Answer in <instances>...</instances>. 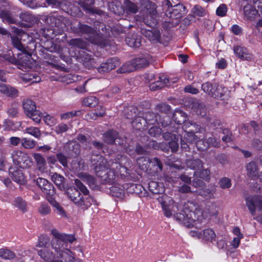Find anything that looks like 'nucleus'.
Segmentation results:
<instances>
[{"label": "nucleus", "mask_w": 262, "mask_h": 262, "mask_svg": "<svg viewBox=\"0 0 262 262\" xmlns=\"http://www.w3.org/2000/svg\"><path fill=\"white\" fill-rule=\"evenodd\" d=\"M51 233L54 236L51 241L47 235L38 237L35 250L39 257L47 262H75V254L64 247L66 243L76 240L74 235L61 233L56 229H52Z\"/></svg>", "instance_id": "f257e3e1"}, {"label": "nucleus", "mask_w": 262, "mask_h": 262, "mask_svg": "<svg viewBox=\"0 0 262 262\" xmlns=\"http://www.w3.org/2000/svg\"><path fill=\"white\" fill-rule=\"evenodd\" d=\"M91 160L96 174L103 177L106 174L108 181L114 180L119 174L126 176L129 174L128 168L132 165L130 160L125 156H121L115 162H107L102 156L96 155L92 156Z\"/></svg>", "instance_id": "f03ea898"}, {"label": "nucleus", "mask_w": 262, "mask_h": 262, "mask_svg": "<svg viewBox=\"0 0 262 262\" xmlns=\"http://www.w3.org/2000/svg\"><path fill=\"white\" fill-rule=\"evenodd\" d=\"M183 211L186 213V216L180 214L177 217L188 227L196 226V222L201 223L203 220L216 216L218 214L217 207L214 204L207 205L202 210L198 204L189 201L184 205Z\"/></svg>", "instance_id": "7ed1b4c3"}, {"label": "nucleus", "mask_w": 262, "mask_h": 262, "mask_svg": "<svg viewBox=\"0 0 262 262\" xmlns=\"http://www.w3.org/2000/svg\"><path fill=\"white\" fill-rule=\"evenodd\" d=\"M160 202L162 209L164 211V214L167 217H170L173 215L174 217L180 222L183 223L179 220L177 217L179 214H184L186 216L185 213L184 212V205L187 203H185L183 206H178L174 201L169 196L166 195H162L158 199Z\"/></svg>", "instance_id": "20e7f679"}, {"label": "nucleus", "mask_w": 262, "mask_h": 262, "mask_svg": "<svg viewBox=\"0 0 262 262\" xmlns=\"http://www.w3.org/2000/svg\"><path fill=\"white\" fill-rule=\"evenodd\" d=\"M142 5L144 9L142 12V16H137L136 20H141L149 27H154L157 24V11L156 5L149 0H142Z\"/></svg>", "instance_id": "39448f33"}, {"label": "nucleus", "mask_w": 262, "mask_h": 262, "mask_svg": "<svg viewBox=\"0 0 262 262\" xmlns=\"http://www.w3.org/2000/svg\"><path fill=\"white\" fill-rule=\"evenodd\" d=\"M67 193L75 205L83 209L87 208L91 204L92 199L89 196L81 195L79 191L74 187H69L67 189Z\"/></svg>", "instance_id": "423d86ee"}, {"label": "nucleus", "mask_w": 262, "mask_h": 262, "mask_svg": "<svg viewBox=\"0 0 262 262\" xmlns=\"http://www.w3.org/2000/svg\"><path fill=\"white\" fill-rule=\"evenodd\" d=\"M184 137L188 142H195L197 147L201 150H204L209 146H216L218 144L216 142V140L212 137L209 138L208 141L204 144L205 141L199 140V138H200V137H198V136L195 135L191 130L188 132L185 131Z\"/></svg>", "instance_id": "0eeeda50"}, {"label": "nucleus", "mask_w": 262, "mask_h": 262, "mask_svg": "<svg viewBox=\"0 0 262 262\" xmlns=\"http://www.w3.org/2000/svg\"><path fill=\"white\" fill-rule=\"evenodd\" d=\"M29 251H20L17 255L7 248L0 249V257L5 260H11L16 258L15 262H27L30 258L27 257Z\"/></svg>", "instance_id": "6e6552de"}, {"label": "nucleus", "mask_w": 262, "mask_h": 262, "mask_svg": "<svg viewBox=\"0 0 262 262\" xmlns=\"http://www.w3.org/2000/svg\"><path fill=\"white\" fill-rule=\"evenodd\" d=\"M79 28L82 35L86 40L95 45H103L102 37L96 30L87 25H80Z\"/></svg>", "instance_id": "1a4fd4ad"}, {"label": "nucleus", "mask_w": 262, "mask_h": 262, "mask_svg": "<svg viewBox=\"0 0 262 262\" xmlns=\"http://www.w3.org/2000/svg\"><path fill=\"white\" fill-rule=\"evenodd\" d=\"M150 62H151V60L149 59V56L143 58H136L132 61L131 66H129L128 64H124L117 71L121 73L130 72L134 69L145 67Z\"/></svg>", "instance_id": "9d476101"}, {"label": "nucleus", "mask_w": 262, "mask_h": 262, "mask_svg": "<svg viewBox=\"0 0 262 262\" xmlns=\"http://www.w3.org/2000/svg\"><path fill=\"white\" fill-rule=\"evenodd\" d=\"M164 9L165 10V15L172 19L180 18L182 14L185 12V7L183 5L178 4L173 7L168 0L164 2Z\"/></svg>", "instance_id": "9b49d317"}, {"label": "nucleus", "mask_w": 262, "mask_h": 262, "mask_svg": "<svg viewBox=\"0 0 262 262\" xmlns=\"http://www.w3.org/2000/svg\"><path fill=\"white\" fill-rule=\"evenodd\" d=\"M13 163L22 168H26L32 165L31 157L25 152L20 150L13 151L11 154Z\"/></svg>", "instance_id": "f8f14e48"}, {"label": "nucleus", "mask_w": 262, "mask_h": 262, "mask_svg": "<svg viewBox=\"0 0 262 262\" xmlns=\"http://www.w3.org/2000/svg\"><path fill=\"white\" fill-rule=\"evenodd\" d=\"M246 204L252 215L255 214V211L262 210V196L259 195L249 196L246 199Z\"/></svg>", "instance_id": "ddd939ff"}, {"label": "nucleus", "mask_w": 262, "mask_h": 262, "mask_svg": "<svg viewBox=\"0 0 262 262\" xmlns=\"http://www.w3.org/2000/svg\"><path fill=\"white\" fill-rule=\"evenodd\" d=\"M108 7L112 12L118 15L123 14V12L124 13H126L127 14H129L135 13L137 11V7L136 5L129 1L125 2L123 9L120 7L119 10V8L114 5L113 4H110Z\"/></svg>", "instance_id": "4468645a"}, {"label": "nucleus", "mask_w": 262, "mask_h": 262, "mask_svg": "<svg viewBox=\"0 0 262 262\" xmlns=\"http://www.w3.org/2000/svg\"><path fill=\"white\" fill-rule=\"evenodd\" d=\"M202 90L206 93L214 98H222L223 95L218 92L223 90L222 85H217L216 83L207 82L202 85Z\"/></svg>", "instance_id": "2eb2a0df"}, {"label": "nucleus", "mask_w": 262, "mask_h": 262, "mask_svg": "<svg viewBox=\"0 0 262 262\" xmlns=\"http://www.w3.org/2000/svg\"><path fill=\"white\" fill-rule=\"evenodd\" d=\"M31 54L24 50L17 53V58L14 59V62L18 66L30 67L31 66Z\"/></svg>", "instance_id": "dca6fc26"}, {"label": "nucleus", "mask_w": 262, "mask_h": 262, "mask_svg": "<svg viewBox=\"0 0 262 262\" xmlns=\"http://www.w3.org/2000/svg\"><path fill=\"white\" fill-rule=\"evenodd\" d=\"M37 184L45 194L48 195H52L53 194V186L46 179L38 178L37 179Z\"/></svg>", "instance_id": "f3484780"}, {"label": "nucleus", "mask_w": 262, "mask_h": 262, "mask_svg": "<svg viewBox=\"0 0 262 262\" xmlns=\"http://www.w3.org/2000/svg\"><path fill=\"white\" fill-rule=\"evenodd\" d=\"M9 174L14 181L19 184H23L26 181L24 173L21 169H15L14 168L11 167L9 169Z\"/></svg>", "instance_id": "a211bd4d"}, {"label": "nucleus", "mask_w": 262, "mask_h": 262, "mask_svg": "<svg viewBox=\"0 0 262 262\" xmlns=\"http://www.w3.org/2000/svg\"><path fill=\"white\" fill-rule=\"evenodd\" d=\"M141 33L150 41L158 42L160 41V32L156 28L151 29H141Z\"/></svg>", "instance_id": "6ab92c4d"}, {"label": "nucleus", "mask_w": 262, "mask_h": 262, "mask_svg": "<svg viewBox=\"0 0 262 262\" xmlns=\"http://www.w3.org/2000/svg\"><path fill=\"white\" fill-rule=\"evenodd\" d=\"M0 93L7 97H16L18 96V91L10 85L0 82Z\"/></svg>", "instance_id": "aec40b11"}, {"label": "nucleus", "mask_w": 262, "mask_h": 262, "mask_svg": "<svg viewBox=\"0 0 262 262\" xmlns=\"http://www.w3.org/2000/svg\"><path fill=\"white\" fill-rule=\"evenodd\" d=\"M234 53L240 59L249 60L251 59V55L247 52L246 49L240 47L235 46L233 48Z\"/></svg>", "instance_id": "412c9836"}, {"label": "nucleus", "mask_w": 262, "mask_h": 262, "mask_svg": "<svg viewBox=\"0 0 262 262\" xmlns=\"http://www.w3.org/2000/svg\"><path fill=\"white\" fill-rule=\"evenodd\" d=\"M80 5L84 9L92 12L93 13H97L99 15H101L102 11L101 10H94L92 7L94 3V0H79Z\"/></svg>", "instance_id": "4be33fe9"}, {"label": "nucleus", "mask_w": 262, "mask_h": 262, "mask_svg": "<svg viewBox=\"0 0 262 262\" xmlns=\"http://www.w3.org/2000/svg\"><path fill=\"white\" fill-rule=\"evenodd\" d=\"M126 43L130 47L138 48L141 45V38L139 35L128 36L125 39Z\"/></svg>", "instance_id": "5701e85b"}, {"label": "nucleus", "mask_w": 262, "mask_h": 262, "mask_svg": "<svg viewBox=\"0 0 262 262\" xmlns=\"http://www.w3.org/2000/svg\"><path fill=\"white\" fill-rule=\"evenodd\" d=\"M202 232V239L207 242L213 243L215 241L216 235L211 229H206Z\"/></svg>", "instance_id": "b1692460"}, {"label": "nucleus", "mask_w": 262, "mask_h": 262, "mask_svg": "<svg viewBox=\"0 0 262 262\" xmlns=\"http://www.w3.org/2000/svg\"><path fill=\"white\" fill-rule=\"evenodd\" d=\"M23 107L27 115L30 114V113L36 110V105L35 103L32 100L29 99H27L24 100L23 102Z\"/></svg>", "instance_id": "393cba45"}, {"label": "nucleus", "mask_w": 262, "mask_h": 262, "mask_svg": "<svg viewBox=\"0 0 262 262\" xmlns=\"http://www.w3.org/2000/svg\"><path fill=\"white\" fill-rule=\"evenodd\" d=\"M52 181L60 190H64V178L63 176L57 173H54L51 176Z\"/></svg>", "instance_id": "a878e982"}, {"label": "nucleus", "mask_w": 262, "mask_h": 262, "mask_svg": "<svg viewBox=\"0 0 262 262\" xmlns=\"http://www.w3.org/2000/svg\"><path fill=\"white\" fill-rule=\"evenodd\" d=\"M248 176L252 178L255 179L258 177V168L255 162H250L247 166Z\"/></svg>", "instance_id": "bb28decb"}, {"label": "nucleus", "mask_w": 262, "mask_h": 262, "mask_svg": "<svg viewBox=\"0 0 262 262\" xmlns=\"http://www.w3.org/2000/svg\"><path fill=\"white\" fill-rule=\"evenodd\" d=\"M117 133L114 130L108 131L104 135V141L108 144H112L114 142L120 144L118 141L119 139L117 138Z\"/></svg>", "instance_id": "cd10ccee"}, {"label": "nucleus", "mask_w": 262, "mask_h": 262, "mask_svg": "<svg viewBox=\"0 0 262 262\" xmlns=\"http://www.w3.org/2000/svg\"><path fill=\"white\" fill-rule=\"evenodd\" d=\"M21 78L24 81L31 83L39 82L41 80V78L39 76L33 73L24 74Z\"/></svg>", "instance_id": "c85d7f7f"}, {"label": "nucleus", "mask_w": 262, "mask_h": 262, "mask_svg": "<svg viewBox=\"0 0 262 262\" xmlns=\"http://www.w3.org/2000/svg\"><path fill=\"white\" fill-rule=\"evenodd\" d=\"M12 204L23 212L27 211V203L20 197H16L14 198L12 202Z\"/></svg>", "instance_id": "c756f323"}, {"label": "nucleus", "mask_w": 262, "mask_h": 262, "mask_svg": "<svg viewBox=\"0 0 262 262\" xmlns=\"http://www.w3.org/2000/svg\"><path fill=\"white\" fill-rule=\"evenodd\" d=\"M160 80L153 82L150 85V89L152 91H155L158 89L163 88L168 82V79L165 77H160Z\"/></svg>", "instance_id": "7c9ffc66"}, {"label": "nucleus", "mask_w": 262, "mask_h": 262, "mask_svg": "<svg viewBox=\"0 0 262 262\" xmlns=\"http://www.w3.org/2000/svg\"><path fill=\"white\" fill-rule=\"evenodd\" d=\"M71 167L73 171L77 172L84 169L85 165L82 159H77L73 161L71 164Z\"/></svg>", "instance_id": "2f4dec72"}, {"label": "nucleus", "mask_w": 262, "mask_h": 262, "mask_svg": "<svg viewBox=\"0 0 262 262\" xmlns=\"http://www.w3.org/2000/svg\"><path fill=\"white\" fill-rule=\"evenodd\" d=\"M78 176L82 181L86 182L90 187L95 185L96 181L93 177L84 173H79Z\"/></svg>", "instance_id": "473e14b6"}, {"label": "nucleus", "mask_w": 262, "mask_h": 262, "mask_svg": "<svg viewBox=\"0 0 262 262\" xmlns=\"http://www.w3.org/2000/svg\"><path fill=\"white\" fill-rule=\"evenodd\" d=\"M48 201L50 204L55 208V212L61 216H65L66 213L63 208L60 205L53 199H48Z\"/></svg>", "instance_id": "72a5a7b5"}, {"label": "nucleus", "mask_w": 262, "mask_h": 262, "mask_svg": "<svg viewBox=\"0 0 262 262\" xmlns=\"http://www.w3.org/2000/svg\"><path fill=\"white\" fill-rule=\"evenodd\" d=\"M37 210L39 213L42 216L47 215L51 212L50 206L47 203L43 202L39 204Z\"/></svg>", "instance_id": "f704fd0d"}, {"label": "nucleus", "mask_w": 262, "mask_h": 262, "mask_svg": "<svg viewBox=\"0 0 262 262\" xmlns=\"http://www.w3.org/2000/svg\"><path fill=\"white\" fill-rule=\"evenodd\" d=\"M33 157L35 160L39 170L43 171L45 169L46 161L39 154H34Z\"/></svg>", "instance_id": "c9c22d12"}, {"label": "nucleus", "mask_w": 262, "mask_h": 262, "mask_svg": "<svg viewBox=\"0 0 262 262\" xmlns=\"http://www.w3.org/2000/svg\"><path fill=\"white\" fill-rule=\"evenodd\" d=\"M186 164L188 167L192 169L199 170L203 166L202 162L199 159L188 160L186 162Z\"/></svg>", "instance_id": "e433bc0d"}, {"label": "nucleus", "mask_w": 262, "mask_h": 262, "mask_svg": "<svg viewBox=\"0 0 262 262\" xmlns=\"http://www.w3.org/2000/svg\"><path fill=\"white\" fill-rule=\"evenodd\" d=\"M98 103V99L94 96L85 98L82 100V104L89 107H94Z\"/></svg>", "instance_id": "4c0bfd02"}, {"label": "nucleus", "mask_w": 262, "mask_h": 262, "mask_svg": "<svg viewBox=\"0 0 262 262\" xmlns=\"http://www.w3.org/2000/svg\"><path fill=\"white\" fill-rule=\"evenodd\" d=\"M24 133L32 135L36 138H39L41 135L39 128L35 127H27L24 130Z\"/></svg>", "instance_id": "58836bf2"}, {"label": "nucleus", "mask_w": 262, "mask_h": 262, "mask_svg": "<svg viewBox=\"0 0 262 262\" xmlns=\"http://www.w3.org/2000/svg\"><path fill=\"white\" fill-rule=\"evenodd\" d=\"M174 121L178 124L184 122L186 119V115L182 111H177L173 115Z\"/></svg>", "instance_id": "ea45409f"}, {"label": "nucleus", "mask_w": 262, "mask_h": 262, "mask_svg": "<svg viewBox=\"0 0 262 262\" xmlns=\"http://www.w3.org/2000/svg\"><path fill=\"white\" fill-rule=\"evenodd\" d=\"M27 116L36 123H39L43 117L42 113L36 110L28 115Z\"/></svg>", "instance_id": "a19ab883"}, {"label": "nucleus", "mask_w": 262, "mask_h": 262, "mask_svg": "<svg viewBox=\"0 0 262 262\" xmlns=\"http://www.w3.org/2000/svg\"><path fill=\"white\" fill-rule=\"evenodd\" d=\"M244 13L246 16L248 18H252L257 13V11L251 6L247 5L244 8Z\"/></svg>", "instance_id": "79ce46f5"}, {"label": "nucleus", "mask_w": 262, "mask_h": 262, "mask_svg": "<svg viewBox=\"0 0 262 262\" xmlns=\"http://www.w3.org/2000/svg\"><path fill=\"white\" fill-rule=\"evenodd\" d=\"M21 144L25 148H32L35 146V141L32 139L23 138L21 139Z\"/></svg>", "instance_id": "37998d69"}, {"label": "nucleus", "mask_w": 262, "mask_h": 262, "mask_svg": "<svg viewBox=\"0 0 262 262\" xmlns=\"http://www.w3.org/2000/svg\"><path fill=\"white\" fill-rule=\"evenodd\" d=\"M145 121L144 119L138 117L132 122V126L137 130H141L144 129L142 124H145Z\"/></svg>", "instance_id": "c03bdc74"}, {"label": "nucleus", "mask_w": 262, "mask_h": 262, "mask_svg": "<svg viewBox=\"0 0 262 262\" xmlns=\"http://www.w3.org/2000/svg\"><path fill=\"white\" fill-rule=\"evenodd\" d=\"M149 190L153 193H159L163 191V188L161 187V190L159 184L154 181L150 182L148 184Z\"/></svg>", "instance_id": "a18cd8bd"}, {"label": "nucleus", "mask_w": 262, "mask_h": 262, "mask_svg": "<svg viewBox=\"0 0 262 262\" xmlns=\"http://www.w3.org/2000/svg\"><path fill=\"white\" fill-rule=\"evenodd\" d=\"M69 45L79 48L84 49L86 47V43L81 39H72L69 41Z\"/></svg>", "instance_id": "49530a36"}, {"label": "nucleus", "mask_w": 262, "mask_h": 262, "mask_svg": "<svg viewBox=\"0 0 262 262\" xmlns=\"http://www.w3.org/2000/svg\"><path fill=\"white\" fill-rule=\"evenodd\" d=\"M111 191L112 195L117 198H122L124 194V190L117 186H112Z\"/></svg>", "instance_id": "de8ad7c7"}, {"label": "nucleus", "mask_w": 262, "mask_h": 262, "mask_svg": "<svg viewBox=\"0 0 262 262\" xmlns=\"http://www.w3.org/2000/svg\"><path fill=\"white\" fill-rule=\"evenodd\" d=\"M74 184L84 196H89V190L78 179L74 180Z\"/></svg>", "instance_id": "09e8293b"}, {"label": "nucleus", "mask_w": 262, "mask_h": 262, "mask_svg": "<svg viewBox=\"0 0 262 262\" xmlns=\"http://www.w3.org/2000/svg\"><path fill=\"white\" fill-rule=\"evenodd\" d=\"M42 118L45 123L49 126H54L57 123V120L55 117L50 115L43 116Z\"/></svg>", "instance_id": "8fccbe9b"}, {"label": "nucleus", "mask_w": 262, "mask_h": 262, "mask_svg": "<svg viewBox=\"0 0 262 262\" xmlns=\"http://www.w3.org/2000/svg\"><path fill=\"white\" fill-rule=\"evenodd\" d=\"M49 5L52 7H60L63 9L64 6L66 4L64 3L63 0H46Z\"/></svg>", "instance_id": "3c124183"}, {"label": "nucleus", "mask_w": 262, "mask_h": 262, "mask_svg": "<svg viewBox=\"0 0 262 262\" xmlns=\"http://www.w3.org/2000/svg\"><path fill=\"white\" fill-rule=\"evenodd\" d=\"M196 192L206 199L211 198L213 196V192L208 188L198 189Z\"/></svg>", "instance_id": "603ef678"}, {"label": "nucleus", "mask_w": 262, "mask_h": 262, "mask_svg": "<svg viewBox=\"0 0 262 262\" xmlns=\"http://www.w3.org/2000/svg\"><path fill=\"white\" fill-rule=\"evenodd\" d=\"M12 43L14 47H15L16 49H17L19 52L25 50L24 47L21 44L19 38L17 36H12L11 37Z\"/></svg>", "instance_id": "864d4df0"}, {"label": "nucleus", "mask_w": 262, "mask_h": 262, "mask_svg": "<svg viewBox=\"0 0 262 262\" xmlns=\"http://www.w3.org/2000/svg\"><path fill=\"white\" fill-rule=\"evenodd\" d=\"M106 63L110 71L119 64V61L117 58H113L107 60Z\"/></svg>", "instance_id": "5fc2aeb1"}, {"label": "nucleus", "mask_w": 262, "mask_h": 262, "mask_svg": "<svg viewBox=\"0 0 262 262\" xmlns=\"http://www.w3.org/2000/svg\"><path fill=\"white\" fill-rule=\"evenodd\" d=\"M219 184L222 189H227L231 186V182L227 178H223L220 180Z\"/></svg>", "instance_id": "6e6d98bb"}, {"label": "nucleus", "mask_w": 262, "mask_h": 262, "mask_svg": "<svg viewBox=\"0 0 262 262\" xmlns=\"http://www.w3.org/2000/svg\"><path fill=\"white\" fill-rule=\"evenodd\" d=\"M227 11V8L224 4H222L217 8L216 13L217 15L223 17L226 15Z\"/></svg>", "instance_id": "4d7b16f0"}, {"label": "nucleus", "mask_w": 262, "mask_h": 262, "mask_svg": "<svg viewBox=\"0 0 262 262\" xmlns=\"http://www.w3.org/2000/svg\"><path fill=\"white\" fill-rule=\"evenodd\" d=\"M0 17L2 18L3 21L5 22L12 23L14 21L10 14L7 12H2L0 14Z\"/></svg>", "instance_id": "13d9d810"}, {"label": "nucleus", "mask_w": 262, "mask_h": 262, "mask_svg": "<svg viewBox=\"0 0 262 262\" xmlns=\"http://www.w3.org/2000/svg\"><path fill=\"white\" fill-rule=\"evenodd\" d=\"M77 139L78 141L85 148L90 147V142L88 141L85 137L82 135H79L77 136Z\"/></svg>", "instance_id": "bf43d9fd"}, {"label": "nucleus", "mask_w": 262, "mask_h": 262, "mask_svg": "<svg viewBox=\"0 0 262 262\" xmlns=\"http://www.w3.org/2000/svg\"><path fill=\"white\" fill-rule=\"evenodd\" d=\"M192 12H193L194 15L199 16H202L204 15L205 14L204 9L199 6H194L192 9Z\"/></svg>", "instance_id": "052dcab7"}, {"label": "nucleus", "mask_w": 262, "mask_h": 262, "mask_svg": "<svg viewBox=\"0 0 262 262\" xmlns=\"http://www.w3.org/2000/svg\"><path fill=\"white\" fill-rule=\"evenodd\" d=\"M8 114L10 117H15L18 114V107L17 104H14L8 110Z\"/></svg>", "instance_id": "680f3d73"}, {"label": "nucleus", "mask_w": 262, "mask_h": 262, "mask_svg": "<svg viewBox=\"0 0 262 262\" xmlns=\"http://www.w3.org/2000/svg\"><path fill=\"white\" fill-rule=\"evenodd\" d=\"M68 126L66 124L61 123L55 127V131L57 134H61L68 130Z\"/></svg>", "instance_id": "e2e57ef3"}, {"label": "nucleus", "mask_w": 262, "mask_h": 262, "mask_svg": "<svg viewBox=\"0 0 262 262\" xmlns=\"http://www.w3.org/2000/svg\"><path fill=\"white\" fill-rule=\"evenodd\" d=\"M57 158L59 162L63 166H67L68 165L67 158L62 154H58L57 155Z\"/></svg>", "instance_id": "0e129e2a"}, {"label": "nucleus", "mask_w": 262, "mask_h": 262, "mask_svg": "<svg viewBox=\"0 0 262 262\" xmlns=\"http://www.w3.org/2000/svg\"><path fill=\"white\" fill-rule=\"evenodd\" d=\"M149 134L152 136H156L161 133V129L157 127H151L148 131Z\"/></svg>", "instance_id": "69168bd1"}, {"label": "nucleus", "mask_w": 262, "mask_h": 262, "mask_svg": "<svg viewBox=\"0 0 262 262\" xmlns=\"http://www.w3.org/2000/svg\"><path fill=\"white\" fill-rule=\"evenodd\" d=\"M76 115V112H67V113L61 114L60 118L61 119H67L72 118L73 117H74Z\"/></svg>", "instance_id": "338daca9"}, {"label": "nucleus", "mask_w": 262, "mask_h": 262, "mask_svg": "<svg viewBox=\"0 0 262 262\" xmlns=\"http://www.w3.org/2000/svg\"><path fill=\"white\" fill-rule=\"evenodd\" d=\"M97 71L100 73H103L110 72L107 66L106 62L103 63L97 69Z\"/></svg>", "instance_id": "774afa93"}]
</instances>
